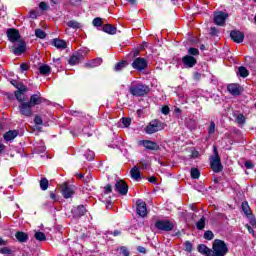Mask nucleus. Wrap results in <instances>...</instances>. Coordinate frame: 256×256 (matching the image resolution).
Segmentation results:
<instances>
[{"label":"nucleus","mask_w":256,"mask_h":256,"mask_svg":"<svg viewBox=\"0 0 256 256\" xmlns=\"http://www.w3.org/2000/svg\"><path fill=\"white\" fill-rule=\"evenodd\" d=\"M149 91H151L149 86L141 82L132 83L129 87V93L133 97H145L149 95Z\"/></svg>","instance_id":"1"},{"label":"nucleus","mask_w":256,"mask_h":256,"mask_svg":"<svg viewBox=\"0 0 256 256\" xmlns=\"http://www.w3.org/2000/svg\"><path fill=\"white\" fill-rule=\"evenodd\" d=\"M138 145H143V147H145V149H148V151H159L161 149L157 142L151 140H140L138 142Z\"/></svg>","instance_id":"16"},{"label":"nucleus","mask_w":256,"mask_h":256,"mask_svg":"<svg viewBox=\"0 0 256 256\" xmlns=\"http://www.w3.org/2000/svg\"><path fill=\"white\" fill-rule=\"evenodd\" d=\"M52 45L56 47V49H65L67 47V42L59 38H54L52 40Z\"/></svg>","instance_id":"27"},{"label":"nucleus","mask_w":256,"mask_h":256,"mask_svg":"<svg viewBox=\"0 0 256 256\" xmlns=\"http://www.w3.org/2000/svg\"><path fill=\"white\" fill-rule=\"evenodd\" d=\"M115 189L117 191V193H119V195H127V193H129V184H127V182H125V180L120 179L115 183Z\"/></svg>","instance_id":"11"},{"label":"nucleus","mask_w":256,"mask_h":256,"mask_svg":"<svg viewBox=\"0 0 256 256\" xmlns=\"http://www.w3.org/2000/svg\"><path fill=\"white\" fill-rule=\"evenodd\" d=\"M229 18V14L218 11L214 13V23L215 25H218V27H225V22Z\"/></svg>","instance_id":"9"},{"label":"nucleus","mask_w":256,"mask_h":256,"mask_svg":"<svg viewBox=\"0 0 256 256\" xmlns=\"http://www.w3.org/2000/svg\"><path fill=\"white\" fill-rule=\"evenodd\" d=\"M182 63L187 69H193L197 65V58L191 55H185L182 57Z\"/></svg>","instance_id":"17"},{"label":"nucleus","mask_w":256,"mask_h":256,"mask_svg":"<svg viewBox=\"0 0 256 256\" xmlns=\"http://www.w3.org/2000/svg\"><path fill=\"white\" fill-rule=\"evenodd\" d=\"M102 31L108 35H115L117 33V27L113 26L112 24H106L102 27Z\"/></svg>","instance_id":"28"},{"label":"nucleus","mask_w":256,"mask_h":256,"mask_svg":"<svg viewBox=\"0 0 256 256\" xmlns=\"http://www.w3.org/2000/svg\"><path fill=\"white\" fill-rule=\"evenodd\" d=\"M193 79H194L195 81L201 80V73H199V72H194V74H193Z\"/></svg>","instance_id":"62"},{"label":"nucleus","mask_w":256,"mask_h":256,"mask_svg":"<svg viewBox=\"0 0 256 256\" xmlns=\"http://www.w3.org/2000/svg\"><path fill=\"white\" fill-rule=\"evenodd\" d=\"M20 69H21V71H29V64H27V63H22V64L20 65Z\"/></svg>","instance_id":"57"},{"label":"nucleus","mask_w":256,"mask_h":256,"mask_svg":"<svg viewBox=\"0 0 256 256\" xmlns=\"http://www.w3.org/2000/svg\"><path fill=\"white\" fill-rule=\"evenodd\" d=\"M18 136H19V130H9L4 134L3 138L7 142H9V141H13V139H15Z\"/></svg>","instance_id":"25"},{"label":"nucleus","mask_w":256,"mask_h":256,"mask_svg":"<svg viewBox=\"0 0 256 256\" xmlns=\"http://www.w3.org/2000/svg\"><path fill=\"white\" fill-rule=\"evenodd\" d=\"M53 63L58 69H61L63 67L61 63V58H53Z\"/></svg>","instance_id":"48"},{"label":"nucleus","mask_w":256,"mask_h":256,"mask_svg":"<svg viewBox=\"0 0 256 256\" xmlns=\"http://www.w3.org/2000/svg\"><path fill=\"white\" fill-rule=\"evenodd\" d=\"M149 183H152L153 185H157V177L152 176L148 178Z\"/></svg>","instance_id":"63"},{"label":"nucleus","mask_w":256,"mask_h":256,"mask_svg":"<svg viewBox=\"0 0 256 256\" xmlns=\"http://www.w3.org/2000/svg\"><path fill=\"white\" fill-rule=\"evenodd\" d=\"M197 251L198 253H201V255L212 256V249L205 244H199L197 246Z\"/></svg>","instance_id":"23"},{"label":"nucleus","mask_w":256,"mask_h":256,"mask_svg":"<svg viewBox=\"0 0 256 256\" xmlns=\"http://www.w3.org/2000/svg\"><path fill=\"white\" fill-rule=\"evenodd\" d=\"M113 193V186L111 184H107L105 187H104V194L105 195H109Z\"/></svg>","instance_id":"45"},{"label":"nucleus","mask_w":256,"mask_h":256,"mask_svg":"<svg viewBox=\"0 0 256 256\" xmlns=\"http://www.w3.org/2000/svg\"><path fill=\"white\" fill-rule=\"evenodd\" d=\"M214 155L215 157L210 161V168L213 173H221L223 171V164L221 163V156H219L217 146H214Z\"/></svg>","instance_id":"5"},{"label":"nucleus","mask_w":256,"mask_h":256,"mask_svg":"<svg viewBox=\"0 0 256 256\" xmlns=\"http://www.w3.org/2000/svg\"><path fill=\"white\" fill-rule=\"evenodd\" d=\"M109 235H113V237H119V235H121V231L114 230V231L109 232Z\"/></svg>","instance_id":"59"},{"label":"nucleus","mask_w":256,"mask_h":256,"mask_svg":"<svg viewBox=\"0 0 256 256\" xmlns=\"http://www.w3.org/2000/svg\"><path fill=\"white\" fill-rule=\"evenodd\" d=\"M34 237L36 239V241H47V236L45 235V233L38 231L34 234Z\"/></svg>","instance_id":"36"},{"label":"nucleus","mask_w":256,"mask_h":256,"mask_svg":"<svg viewBox=\"0 0 256 256\" xmlns=\"http://www.w3.org/2000/svg\"><path fill=\"white\" fill-rule=\"evenodd\" d=\"M244 165H245L246 169H253V167H255V165L251 161L245 162Z\"/></svg>","instance_id":"60"},{"label":"nucleus","mask_w":256,"mask_h":256,"mask_svg":"<svg viewBox=\"0 0 256 256\" xmlns=\"http://www.w3.org/2000/svg\"><path fill=\"white\" fill-rule=\"evenodd\" d=\"M130 175H131V179H133L134 181H140V179H141V170L139 169V167L134 166L130 170Z\"/></svg>","instance_id":"26"},{"label":"nucleus","mask_w":256,"mask_h":256,"mask_svg":"<svg viewBox=\"0 0 256 256\" xmlns=\"http://www.w3.org/2000/svg\"><path fill=\"white\" fill-rule=\"evenodd\" d=\"M29 17H30V19H37V11L31 10L29 12Z\"/></svg>","instance_id":"56"},{"label":"nucleus","mask_w":256,"mask_h":256,"mask_svg":"<svg viewBox=\"0 0 256 256\" xmlns=\"http://www.w3.org/2000/svg\"><path fill=\"white\" fill-rule=\"evenodd\" d=\"M196 228L198 231H203L205 229V216H202L200 220L196 223Z\"/></svg>","instance_id":"38"},{"label":"nucleus","mask_w":256,"mask_h":256,"mask_svg":"<svg viewBox=\"0 0 256 256\" xmlns=\"http://www.w3.org/2000/svg\"><path fill=\"white\" fill-rule=\"evenodd\" d=\"M136 213L139 217H147V203L145 201L141 199L136 201Z\"/></svg>","instance_id":"14"},{"label":"nucleus","mask_w":256,"mask_h":256,"mask_svg":"<svg viewBox=\"0 0 256 256\" xmlns=\"http://www.w3.org/2000/svg\"><path fill=\"white\" fill-rule=\"evenodd\" d=\"M131 66L136 71H145V69H147V67H149V62L145 58L138 57V58L134 59V61L132 62Z\"/></svg>","instance_id":"8"},{"label":"nucleus","mask_w":256,"mask_h":256,"mask_svg":"<svg viewBox=\"0 0 256 256\" xmlns=\"http://www.w3.org/2000/svg\"><path fill=\"white\" fill-rule=\"evenodd\" d=\"M34 123L35 125H43V118L40 115H35Z\"/></svg>","instance_id":"47"},{"label":"nucleus","mask_w":256,"mask_h":256,"mask_svg":"<svg viewBox=\"0 0 256 256\" xmlns=\"http://www.w3.org/2000/svg\"><path fill=\"white\" fill-rule=\"evenodd\" d=\"M237 75H239V77L242 79H247V77H249V71L245 66H240L238 68Z\"/></svg>","instance_id":"30"},{"label":"nucleus","mask_w":256,"mask_h":256,"mask_svg":"<svg viewBox=\"0 0 256 256\" xmlns=\"http://www.w3.org/2000/svg\"><path fill=\"white\" fill-rule=\"evenodd\" d=\"M40 189L42 191H47V189H49V180L46 177L41 178V180H40Z\"/></svg>","instance_id":"34"},{"label":"nucleus","mask_w":256,"mask_h":256,"mask_svg":"<svg viewBox=\"0 0 256 256\" xmlns=\"http://www.w3.org/2000/svg\"><path fill=\"white\" fill-rule=\"evenodd\" d=\"M122 124L124 125V127H129L131 125V118L123 117Z\"/></svg>","instance_id":"51"},{"label":"nucleus","mask_w":256,"mask_h":256,"mask_svg":"<svg viewBox=\"0 0 256 256\" xmlns=\"http://www.w3.org/2000/svg\"><path fill=\"white\" fill-rule=\"evenodd\" d=\"M242 211L246 215V217H249V215H253L251 207L249 206V202L247 201L242 202Z\"/></svg>","instance_id":"31"},{"label":"nucleus","mask_w":256,"mask_h":256,"mask_svg":"<svg viewBox=\"0 0 256 256\" xmlns=\"http://www.w3.org/2000/svg\"><path fill=\"white\" fill-rule=\"evenodd\" d=\"M184 251L187 253H191L193 251V244L191 241L187 240L184 242Z\"/></svg>","instance_id":"41"},{"label":"nucleus","mask_w":256,"mask_h":256,"mask_svg":"<svg viewBox=\"0 0 256 256\" xmlns=\"http://www.w3.org/2000/svg\"><path fill=\"white\" fill-rule=\"evenodd\" d=\"M230 39L234 43H243L245 41V33L241 32V30H232L230 31Z\"/></svg>","instance_id":"18"},{"label":"nucleus","mask_w":256,"mask_h":256,"mask_svg":"<svg viewBox=\"0 0 256 256\" xmlns=\"http://www.w3.org/2000/svg\"><path fill=\"white\" fill-rule=\"evenodd\" d=\"M218 34H219V30L217 29V27H211L210 28V35L212 37H217Z\"/></svg>","instance_id":"53"},{"label":"nucleus","mask_w":256,"mask_h":256,"mask_svg":"<svg viewBox=\"0 0 256 256\" xmlns=\"http://www.w3.org/2000/svg\"><path fill=\"white\" fill-rule=\"evenodd\" d=\"M15 237L19 243H27L29 241V234L23 231H17Z\"/></svg>","instance_id":"24"},{"label":"nucleus","mask_w":256,"mask_h":256,"mask_svg":"<svg viewBox=\"0 0 256 256\" xmlns=\"http://www.w3.org/2000/svg\"><path fill=\"white\" fill-rule=\"evenodd\" d=\"M84 157H86V161H93L95 159V152L87 150L84 154Z\"/></svg>","instance_id":"40"},{"label":"nucleus","mask_w":256,"mask_h":256,"mask_svg":"<svg viewBox=\"0 0 256 256\" xmlns=\"http://www.w3.org/2000/svg\"><path fill=\"white\" fill-rule=\"evenodd\" d=\"M204 239H206V241H213L215 239V234L211 230H206L204 232Z\"/></svg>","instance_id":"37"},{"label":"nucleus","mask_w":256,"mask_h":256,"mask_svg":"<svg viewBox=\"0 0 256 256\" xmlns=\"http://www.w3.org/2000/svg\"><path fill=\"white\" fill-rule=\"evenodd\" d=\"M163 129H165V123H163L159 119H154L150 121V123L145 127L144 130L147 135H153V133L163 131Z\"/></svg>","instance_id":"4"},{"label":"nucleus","mask_w":256,"mask_h":256,"mask_svg":"<svg viewBox=\"0 0 256 256\" xmlns=\"http://www.w3.org/2000/svg\"><path fill=\"white\" fill-rule=\"evenodd\" d=\"M17 101L19 103L18 111L20 115H22L23 117H32L34 106L29 101L25 102L23 98H20V100Z\"/></svg>","instance_id":"3"},{"label":"nucleus","mask_w":256,"mask_h":256,"mask_svg":"<svg viewBox=\"0 0 256 256\" xmlns=\"http://www.w3.org/2000/svg\"><path fill=\"white\" fill-rule=\"evenodd\" d=\"M227 91L233 97H239L243 93V88L239 83H230L227 85Z\"/></svg>","instance_id":"13"},{"label":"nucleus","mask_w":256,"mask_h":256,"mask_svg":"<svg viewBox=\"0 0 256 256\" xmlns=\"http://www.w3.org/2000/svg\"><path fill=\"white\" fill-rule=\"evenodd\" d=\"M246 229L248 233H250L251 235H253V237H255V230H253V228L249 226V224H246Z\"/></svg>","instance_id":"58"},{"label":"nucleus","mask_w":256,"mask_h":256,"mask_svg":"<svg viewBox=\"0 0 256 256\" xmlns=\"http://www.w3.org/2000/svg\"><path fill=\"white\" fill-rule=\"evenodd\" d=\"M154 227H156L158 231H165L166 233H169V231H173V229H175V223L169 219L157 220Z\"/></svg>","instance_id":"6"},{"label":"nucleus","mask_w":256,"mask_h":256,"mask_svg":"<svg viewBox=\"0 0 256 256\" xmlns=\"http://www.w3.org/2000/svg\"><path fill=\"white\" fill-rule=\"evenodd\" d=\"M16 89L17 90L14 91L15 99L16 101H21V99H23L21 95H25V92L28 91V88L25 86V84H23V82H20Z\"/></svg>","instance_id":"19"},{"label":"nucleus","mask_w":256,"mask_h":256,"mask_svg":"<svg viewBox=\"0 0 256 256\" xmlns=\"http://www.w3.org/2000/svg\"><path fill=\"white\" fill-rule=\"evenodd\" d=\"M120 252H121V255H123V256H129L130 255L129 249H127V247H125V246H122L120 248Z\"/></svg>","instance_id":"52"},{"label":"nucleus","mask_w":256,"mask_h":256,"mask_svg":"<svg viewBox=\"0 0 256 256\" xmlns=\"http://www.w3.org/2000/svg\"><path fill=\"white\" fill-rule=\"evenodd\" d=\"M83 59H85V55L83 54V51L78 50L70 56L68 63L71 66L79 65V62L83 61Z\"/></svg>","instance_id":"12"},{"label":"nucleus","mask_w":256,"mask_h":256,"mask_svg":"<svg viewBox=\"0 0 256 256\" xmlns=\"http://www.w3.org/2000/svg\"><path fill=\"white\" fill-rule=\"evenodd\" d=\"M70 115H72V117H81V115H83V112L78 110H71Z\"/></svg>","instance_id":"54"},{"label":"nucleus","mask_w":256,"mask_h":256,"mask_svg":"<svg viewBox=\"0 0 256 256\" xmlns=\"http://www.w3.org/2000/svg\"><path fill=\"white\" fill-rule=\"evenodd\" d=\"M101 65H103V58L101 57L92 59L89 62L84 64L86 69H95V67H101Z\"/></svg>","instance_id":"20"},{"label":"nucleus","mask_w":256,"mask_h":256,"mask_svg":"<svg viewBox=\"0 0 256 256\" xmlns=\"http://www.w3.org/2000/svg\"><path fill=\"white\" fill-rule=\"evenodd\" d=\"M91 179H92V176H91V174L89 173V174H87V176L86 177H84V183H91Z\"/></svg>","instance_id":"64"},{"label":"nucleus","mask_w":256,"mask_h":256,"mask_svg":"<svg viewBox=\"0 0 256 256\" xmlns=\"http://www.w3.org/2000/svg\"><path fill=\"white\" fill-rule=\"evenodd\" d=\"M61 191L64 199H71L75 195V189L67 182L61 185Z\"/></svg>","instance_id":"15"},{"label":"nucleus","mask_w":256,"mask_h":256,"mask_svg":"<svg viewBox=\"0 0 256 256\" xmlns=\"http://www.w3.org/2000/svg\"><path fill=\"white\" fill-rule=\"evenodd\" d=\"M229 253V246L221 239L212 242V256H226Z\"/></svg>","instance_id":"2"},{"label":"nucleus","mask_w":256,"mask_h":256,"mask_svg":"<svg viewBox=\"0 0 256 256\" xmlns=\"http://www.w3.org/2000/svg\"><path fill=\"white\" fill-rule=\"evenodd\" d=\"M213 133H215V122L211 121L210 126L208 128V134L213 135Z\"/></svg>","instance_id":"49"},{"label":"nucleus","mask_w":256,"mask_h":256,"mask_svg":"<svg viewBox=\"0 0 256 256\" xmlns=\"http://www.w3.org/2000/svg\"><path fill=\"white\" fill-rule=\"evenodd\" d=\"M18 43V46L13 47L12 51L14 55H23V52L27 49V43H25L23 40L18 41Z\"/></svg>","instance_id":"21"},{"label":"nucleus","mask_w":256,"mask_h":256,"mask_svg":"<svg viewBox=\"0 0 256 256\" xmlns=\"http://www.w3.org/2000/svg\"><path fill=\"white\" fill-rule=\"evenodd\" d=\"M245 121H246L245 115H243V114H238V116L236 117V122H237L239 125H245Z\"/></svg>","instance_id":"44"},{"label":"nucleus","mask_w":256,"mask_h":256,"mask_svg":"<svg viewBox=\"0 0 256 256\" xmlns=\"http://www.w3.org/2000/svg\"><path fill=\"white\" fill-rule=\"evenodd\" d=\"M188 55H190V57H197V56H199V49H197L195 47H190L188 49Z\"/></svg>","instance_id":"43"},{"label":"nucleus","mask_w":256,"mask_h":256,"mask_svg":"<svg viewBox=\"0 0 256 256\" xmlns=\"http://www.w3.org/2000/svg\"><path fill=\"white\" fill-rule=\"evenodd\" d=\"M6 35L10 43H17L21 41V34L19 33V30L16 28L7 29Z\"/></svg>","instance_id":"10"},{"label":"nucleus","mask_w":256,"mask_h":256,"mask_svg":"<svg viewBox=\"0 0 256 256\" xmlns=\"http://www.w3.org/2000/svg\"><path fill=\"white\" fill-rule=\"evenodd\" d=\"M161 113L163 115H169V113H171V108H169V106L165 105L161 108Z\"/></svg>","instance_id":"50"},{"label":"nucleus","mask_w":256,"mask_h":256,"mask_svg":"<svg viewBox=\"0 0 256 256\" xmlns=\"http://www.w3.org/2000/svg\"><path fill=\"white\" fill-rule=\"evenodd\" d=\"M0 253L2 255H11L13 251H11V249H9L8 247H3L0 249Z\"/></svg>","instance_id":"46"},{"label":"nucleus","mask_w":256,"mask_h":256,"mask_svg":"<svg viewBox=\"0 0 256 256\" xmlns=\"http://www.w3.org/2000/svg\"><path fill=\"white\" fill-rule=\"evenodd\" d=\"M35 36H36L38 39H45V37H47V33H45V30L36 29V30H35Z\"/></svg>","instance_id":"39"},{"label":"nucleus","mask_w":256,"mask_h":256,"mask_svg":"<svg viewBox=\"0 0 256 256\" xmlns=\"http://www.w3.org/2000/svg\"><path fill=\"white\" fill-rule=\"evenodd\" d=\"M39 8L41 9V11H47L49 9V5H47L46 2H40Z\"/></svg>","instance_id":"55"},{"label":"nucleus","mask_w":256,"mask_h":256,"mask_svg":"<svg viewBox=\"0 0 256 256\" xmlns=\"http://www.w3.org/2000/svg\"><path fill=\"white\" fill-rule=\"evenodd\" d=\"M83 0H69L70 5H72L73 7L79 5V3H81Z\"/></svg>","instance_id":"61"},{"label":"nucleus","mask_w":256,"mask_h":256,"mask_svg":"<svg viewBox=\"0 0 256 256\" xmlns=\"http://www.w3.org/2000/svg\"><path fill=\"white\" fill-rule=\"evenodd\" d=\"M67 27H69L70 29H81V23L75 21V20H70L67 22Z\"/></svg>","instance_id":"33"},{"label":"nucleus","mask_w":256,"mask_h":256,"mask_svg":"<svg viewBox=\"0 0 256 256\" xmlns=\"http://www.w3.org/2000/svg\"><path fill=\"white\" fill-rule=\"evenodd\" d=\"M190 175L192 179H199V177H201V172L199 171V168H191Z\"/></svg>","instance_id":"35"},{"label":"nucleus","mask_w":256,"mask_h":256,"mask_svg":"<svg viewBox=\"0 0 256 256\" xmlns=\"http://www.w3.org/2000/svg\"><path fill=\"white\" fill-rule=\"evenodd\" d=\"M28 102L33 107H36V105H43V103L45 105H51V102L47 98H44L39 92L32 94Z\"/></svg>","instance_id":"7"},{"label":"nucleus","mask_w":256,"mask_h":256,"mask_svg":"<svg viewBox=\"0 0 256 256\" xmlns=\"http://www.w3.org/2000/svg\"><path fill=\"white\" fill-rule=\"evenodd\" d=\"M127 67V60H121L120 62H117L114 66V71L119 72L123 71Z\"/></svg>","instance_id":"32"},{"label":"nucleus","mask_w":256,"mask_h":256,"mask_svg":"<svg viewBox=\"0 0 256 256\" xmlns=\"http://www.w3.org/2000/svg\"><path fill=\"white\" fill-rule=\"evenodd\" d=\"M72 213L74 217H77V218L83 217L85 213H87V209L85 208L84 205H78L72 210Z\"/></svg>","instance_id":"22"},{"label":"nucleus","mask_w":256,"mask_h":256,"mask_svg":"<svg viewBox=\"0 0 256 256\" xmlns=\"http://www.w3.org/2000/svg\"><path fill=\"white\" fill-rule=\"evenodd\" d=\"M38 71L40 75H50L51 67L47 64H42L41 66H39Z\"/></svg>","instance_id":"29"},{"label":"nucleus","mask_w":256,"mask_h":256,"mask_svg":"<svg viewBox=\"0 0 256 256\" xmlns=\"http://www.w3.org/2000/svg\"><path fill=\"white\" fill-rule=\"evenodd\" d=\"M92 25L94 27H103V18L96 17L92 21Z\"/></svg>","instance_id":"42"}]
</instances>
